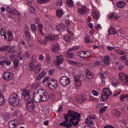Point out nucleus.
Returning a JSON list of instances; mask_svg holds the SVG:
<instances>
[{
    "label": "nucleus",
    "instance_id": "obj_1",
    "mask_svg": "<svg viewBox=\"0 0 128 128\" xmlns=\"http://www.w3.org/2000/svg\"><path fill=\"white\" fill-rule=\"evenodd\" d=\"M65 121L60 124V126L65 127L67 128H70L72 126V124L74 126H77L80 120V114L74 111L69 110L68 114H66L64 116Z\"/></svg>",
    "mask_w": 128,
    "mask_h": 128
},
{
    "label": "nucleus",
    "instance_id": "obj_2",
    "mask_svg": "<svg viewBox=\"0 0 128 128\" xmlns=\"http://www.w3.org/2000/svg\"><path fill=\"white\" fill-rule=\"evenodd\" d=\"M20 98L16 93H12L8 98V102L12 106H16L19 103Z\"/></svg>",
    "mask_w": 128,
    "mask_h": 128
},
{
    "label": "nucleus",
    "instance_id": "obj_3",
    "mask_svg": "<svg viewBox=\"0 0 128 128\" xmlns=\"http://www.w3.org/2000/svg\"><path fill=\"white\" fill-rule=\"evenodd\" d=\"M38 92L40 94L42 101H46L48 99L49 96L48 93L44 90L40 89L38 90Z\"/></svg>",
    "mask_w": 128,
    "mask_h": 128
},
{
    "label": "nucleus",
    "instance_id": "obj_4",
    "mask_svg": "<svg viewBox=\"0 0 128 128\" xmlns=\"http://www.w3.org/2000/svg\"><path fill=\"white\" fill-rule=\"evenodd\" d=\"M112 94L110 90L107 88H104L102 92V96L100 100L104 101L107 99L108 97Z\"/></svg>",
    "mask_w": 128,
    "mask_h": 128
},
{
    "label": "nucleus",
    "instance_id": "obj_5",
    "mask_svg": "<svg viewBox=\"0 0 128 128\" xmlns=\"http://www.w3.org/2000/svg\"><path fill=\"white\" fill-rule=\"evenodd\" d=\"M30 91L28 90L24 89L22 92V98H23L24 100L26 101L31 100L30 98Z\"/></svg>",
    "mask_w": 128,
    "mask_h": 128
},
{
    "label": "nucleus",
    "instance_id": "obj_6",
    "mask_svg": "<svg viewBox=\"0 0 128 128\" xmlns=\"http://www.w3.org/2000/svg\"><path fill=\"white\" fill-rule=\"evenodd\" d=\"M70 80L69 78L66 76H62L60 79V83L63 86H67L70 83Z\"/></svg>",
    "mask_w": 128,
    "mask_h": 128
},
{
    "label": "nucleus",
    "instance_id": "obj_7",
    "mask_svg": "<svg viewBox=\"0 0 128 128\" xmlns=\"http://www.w3.org/2000/svg\"><path fill=\"white\" fill-rule=\"evenodd\" d=\"M91 52L89 51L84 52L80 51L77 53L78 55L82 58H86L92 55Z\"/></svg>",
    "mask_w": 128,
    "mask_h": 128
},
{
    "label": "nucleus",
    "instance_id": "obj_8",
    "mask_svg": "<svg viewBox=\"0 0 128 128\" xmlns=\"http://www.w3.org/2000/svg\"><path fill=\"white\" fill-rule=\"evenodd\" d=\"M26 108L29 112H32L34 110V104L32 101L30 100L26 101Z\"/></svg>",
    "mask_w": 128,
    "mask_h": 128
},
{
    "label": "nucleus",
    "instance_id": "obj_9",
    "mask_svg": "<svg viewBox=\"0 0 128 128\" xmlns=\"http://www.w3.org/2000/svg\"><path fill=\"white\" fill-rule=\"evenodd\" d=\"M13 74L12 72H6L4 74L3 78L5 80L9 81L13 78Z\"/></svg>",
    "mask_w": 128,
    "mask_h": 128
},
{
    "label": "nucleus",
    "instance_id": "obj_10",
    "mask_svg": "<svg viewBox=\"0 0 128 128\" xmlns=\"http://www.w3.org/2000/svg\"><path fill=\"white\" fill-rule=\"evenodd\" d=\"M33 99L35 102H38L42 101L40 94L36 91L33 94Z\"/></svg>",
    "mask_w": 128,
    "mask_h": 128
},
{
    "label": "nucleus",
    "instance_id": "obj_11",
    "mask_svg": "<svg viewBox=\"0 0 128 128\" xmlns=\"http://www.w3.org/2000/svg\"><path fill=\"white\" fill-rule=\"evenodd\" d=\"M58 85L57 82L56 81L52 79L48 81V86L52 89L56 88Z\"/></svg>",
    "mask_w": 128,
    "mask_h": 128
},
{
    "label": "nucleus",
    "instance_id": "obj_12",
    "mask_svg": "<svg viewBox=\"0 0 128 128\" xmlns=\"http://www.w3.org/2000/svg\"><path fill=\"white\" fill-rule=\"evenodd\" d=\"M78 74H80V76H76L74 77L76 85L78 87L80 86L81 84L80 78L81 77L83 76L82 74L80 72H79Z\"/></svg>",
    "mask_w": 128,
    "mask_h": 128
},
{
    "label": "nucleus",
    "instance_id": "obj_13",
    "mask_svg": "<svg viewBox=\"0 0 128 128\" xmlns=\"http://www.w3.org/2000/svg\"><path fill=\"white\" fill-rule=\"evenodd\" d=\"M89 11V9L85 6H82L78 10V13L81 15L85 14L88 11Z\"/></svg>",
    "mask_w": 128,
    "mask_h": 128
},
{
    "label": "nucleus",
    "instance_id": "obj_14",
    "mask_svg": "<svg viewBox=\"0 0 128 128\" xmlns=\"http://www.w3.org/2000/svg\"><path fill=\"white\" fill-rule=\"evenodd\" d=\"M16 120H12L9 122L8 126L9 128H15L16 126Z\"/></svg>",
    "mask_w": 128,
    "mask_h": 128
},
{
    "label": "nucleus",
    "instance_id": "obj_15",
    "mask_svg": "<svg viewBox=\"0 0 128 128\" xmlns=\"http://www.w3.org/2000/svg\"><path fill=\"white\" fill-rule=\"evenodd\" d=\"M57 61L56 62V64L59 65L64 60L63 57L60 54L56 57Z\"/></svg>",
    "mask_w": 128,
    "mask_h": 128
},
{
    "label": "nucleus",
    "instance_id": "obj_16",
    "mask_svg": "<svg viewBox=\"0 0 128 128\" xmlns=\"http://www.w3.org/2000/svg\"><path fill=\"white\" fill-rule=\"evenodd\" d=\"M52 50L54 52H56L59 49V45L56 43L53 44L52 46Z\"/></svg>",
    "mask_w": 128,
    "mask_h": 128
},
{
    "label": "nucleus",
    "instance_id": "obj_17",
    "mask_svg": "<svg viewBox=\"0 0 128 128\" xmlns=\"http://www.w3.org/2000/svg\"><path fill=\"white\" fill-rule=\"evenodd\" d=\"M41 65L40 64H37L36 65L34 69L35 74H38L40 72L41 69Z\"/></svg>",
    "mask_w": 128,
    "mask_h": 128
},
{
    "label": "nucleus",
    "instance_id": "obj_18",
    "mask_svg": "<svg viewBox=\"0 0 128 128\" xmlns=\"http://www.w3.org/2000/svg\"><path fill=\"white\" fill-rule=\"evenodd\" d=\"M64 28V25L62 24H58L56 26V27L57 30L58 31L60 32L62 31Z\"/></svg>",
    "mask_w": 128,
    "mask_h": 128
},
{
    "label": "nucleus",
    "instance_id": "obj_19",
    "mask_svg": "<svg viewBox=\"0 0 128 128\" xmlns=\"http://www.w3.org/2000/svg\"><path fill=\"white\" fill-rule=\"evenodd\" d=\"M86 76L88 78L90 79L93 77V74L88 70H86Z\"/></svg>",
    "mask_w": 128,
    "mask_h": 128
},
{
    "label": "nucleus",
    "instance_id": "obj_20",
    "mask_svg": "<svg viewBox=\"0 0 128 128\" xmlns=\"http://www.w3.org/2000/svg\"><path fill=\"white\" fill-rule=\"evenodd\" d=\"M100 14L97 11H95L92 13V16L93 18L95 19L98 18L100 16Z\"/></svg>",
    "mask_w": 128,
    "mask_h": 128
},
{
    "label": "nucleus",
    "instance_id": "obj_21",
    "mask_svg": "<svg viewBox=\"0 0 128 128\" xmlns=\"http://www.w3.org/2000/svg\"><path fill=\"white\" fill-rule=\"evenodd\" d=\"M25 30V37L27 39H29L30 38V31L28 26H26V28L24 30Z\"/></svg>",
    "mask_w": 128,
    "mask_h": 128
},
{
    "label": "nucleus",
    "instance_id": "obj_22",
    "mask_svg": "<svg viewBox=\"0 0 128 128\" xmlns=\"http://www.w3.org/2000/svg\"><path fill=\"white\" fill-rule=\"evenodd\" d=\"M110 60V57L108 55L105 56L103 59V62L106 64H109Z\"/></svg>",
    "mask_w": 128,
    "mask_h": 128
},
{
    "label": "nucleus",
    "instance_id": "obj_23",
    "mask_svg": "<svg viewBox=\"0 0 128 128\" xmlns=\"http://www.w3.org/2000/svg\"><path fill=\"white\" fill-rule=\"evenodd\" d=\"M126 3L123 1H120L117 3V6L120 8H124L126 5Z\"/></svg>",
    "mask_w": 128,
    "mask_h": 128
},
{
    "label": "nucleus",
    "instance_id": "obj_24",
    "mask_svg": "<svg viewBox=\"0 0 128 128\" xmlns=\"http://www.w3.org/2000/svg\"><path fill=\"white\" fill-rule=\"evenodd\" d=\"M5 103V98L2 94L0 92V106L3 105Z\"/></svg>",
    "mask_w": 128,
    "mask_h": 128
},
{
    "label": "nucleus",
    "instance_id": "obj_25",
    "mask_svg": "<svg viewBox=\"0 0 128 128\" xmlns=\"http://www.w3.org/2000/svg\"><path fill=\"white\" fill-rule=\"evenodd\" d=\"M45 75V72L44 71L41 72L39 74L37 75L36 78V80H39L44 76Z\"/></svg>",
    "mask_w": 128,
    "mask_h": 128
},
{
    "label": "nucleus",
    "instance_id": "obj_26",
    "mask_svg": "<svg viewBox=\"0 0 128 128\" xmlns=\"http://www.w3.org/2000/svg\"><path fill=\"white\" fill-rule=\"evenodd\" d=\"M111 82L112 83V85L114 87L117 85L119 83V82L115 79L111 80Z\"/></svg>",
    "mask_w": 128,
    "mask_h": 128
},
{
    "label": "nucleus",
    "instance_id": "obj_27",
    "mask_svg": "<svg viewBox=\"0 0 128 128\" xmlns=\"http://www.w3.org/2000/svg\"><path fill=\"white\" fill-rule=\"evenodd\" d=\"M120 98L121 100L124 101L126 100H128V94H123L120 96Z\"/></svg>",
    "mask_w": 128,
    "mask_h": 128
},
{
    "label": "nucleus",
    "instance_id": "obj_28",
    "mask_svg": "<svg viewBox=\"0 0 128 128\" xmlns=\"http://www.w3.org/2000/svg\"><path fill=\"white\" fill-rule=\"evenodd\" d=\"M108 33L110 34H117V32H116V31L112 28H110L108 30Z\"/></svg>",
    "mask_w": 128,
    "mask_h": 128
},
{
    "label": "nucleus",
    "instance_id": "obj_29",
    "mask_svg": "<svg viewBox=\"0 0 128 128\" xmlns=\"http://www.w3.org/2000/svg\"><path fill=\"white\" fill-rule=\"evenodd\" d=\"M63 14V12L62 9H58L56 10V16L58 17H60Z\"/></svg>",
    "mask_w": 128,
    "mask_h": 128
},
{
    "label": "nucleus",
    "instance_id": "obj_30",
    "mask_svg": "<svg viewBox=\"0 0 128 128\" xmlns=\"http://www.w3.org/2000/svg\"><path fill=\"white\" fill-rule=\"evenodd\" d=\"M10 115L8 113L3 114L2 116V118L6 120H8L10 117Z\"/></svg>",
    "mask_w": 128,
    "mask_h": 128
},
{
    "label": "nucleus",
    "instance_id": "obj_31",
    "mask_svg": "<svg viewBox=\"0 0 128 128\" xmlns=\"http://www.w3.org/2000/svg\"><path fill=\"white\" fill-rule=\"evenodd\" d=\"M6 84L4 83L1 84L0 86V90L2 91H5L6 90Z\"/></svg>",
    "mask_w": 128,
    "mask_h": 128
},
{
    "label": "nucleus",
    "instance_id": "obj_32",
    "mask_svg": "<svg viewBox=\"0 0 128 128\" xmlns=\"http://www.w3.org/2000/svg\"><path fill=\"white\" fill-rule=\"evenodd\" d=\"M11 14L17 15L19 16L20 15V14L19 12L17 11L16 9H14L13 10V11L12 12Z\"/></svg>",
    "mask_w": 128,
    "mask_h": 128
},
{
    "label": "nucleus",
    "instance_id": "obj_33",
    "mask_svg": "<svg viewBox=\"0 0 128 128\" xmlns=\"http://www.w3.org/2000/svg\"><path fill=\"white\" fill-rule=\"evenodd\" d=\"M0 34L2 36L4 37V39L6 40V39L7 37L6 35V33L4 30L3 28L1 29V30Z\"/></svg>",
    "mask_w": 128,
    "mask_h": 128
},
{
    "label": "nucleus",
    "instance_id": "obj_34",
    "mask_svg": "<svg viewBox=\"0 0 128 128\" xmlns=\"http://www.w3.org/2000/svg\"><path fill=\"white\" fill-rule=\"evenodd\" d=\"M90 120L88 118L86 119L85 123L86 124L93 125L94 124V122L92 120Z\"/></svg>",
    "mask_w": 128,
    "mask_h": 128
},
{
    "label": "nucleus",
    "instance_id": "obj_35",
    "mask_svg": "<svg viewBox=\"0 0 128 128\" xmlns=\"http://www.w3.org/2000/svg\"><path fill=\"white\" fill-rule=\"evenodd\" d=\"M114 114L118 118L120 116V112L117 110H114Z\"/></svg>",
    "mask_w": 128,
    "mask_h": 128
},
{
    "label": "nucleus",
    "instance_id": "obj_36",
    "mask_svg": "<svg viewBox=\"0 0 128 128\" xmlns=\"http://www.w3.org/2000/svg\"><path fill=\"white\" fill-rule=\"evenodd\" d=\"M35 66L34 64L32 62L30 63L29 64V68L31 70H33V68L34 69Z\"/></svg>",
    "mask_w": 128,
    "mask_h": 128
},
{
    "label": "nucleus",
    "instance_id": "obj_37",
    "mask_svg": "<svg viewBox=\"0 0 128 128\" xmlns=\"http://www.w3.org/2000/svg\"><path fill=\"white\" fill-rule=\"evenodd\" d=\"M80 48V47L78 46H74L72 48H70L68 50V52L78 50Z\"/></svg>",
    "mask_w": 128,
    "mask_h": 128
},
{
    "label": "nucleus",
    "instance_id": "obj_38",
    "mask_svg": "<svg viewBox=\"0 0 128 128\" xmlns=\"http://www.w3.org/2000/svg\"><path fill=\"white\" fill-rule=\"evenodd\" d=\"M66 4L68 6L72 7L73 6V1L72 0H67Z\"/></svg>",
    "mask_w": 128,
    "mask_h": 128
},
{
    "label": "nucleus",
    "instance_id": "obj_39",
    "mask_svg": "<svg viewBox=\"0 0 128 128\" xmlns=\"http://www.w3.org/2000/svg\"><path fill=\"white\" fill-rule=\"evenodd\" d=\"M116 52L118 54L121 55H122L125 56H126L127 54L126 53H124L122 51L120 50H116Z\"/></svg>",
    "mask_w": 128,
    "mask_h": 128
},
{
    "label": "nucleus",
    "instance_id": "obj_40",
    "mask_svg": "<svg viewBox=\"0 0 128 128\" xmlns=\"http://www.w3.org/2000/svg\"><path fill=\"white\" fill-rule=\"evenodd\" d=\"M54 36L51 35H48L46 37L45 40L48 39L49 40H52L54 39Z\"/></svg>",
    "mask_w": 128,
    "mask_h": 128
},
{
    "label": "nucleus",
    "instance_id": "obj_41",
    "mask_svg": "<svg viewBox=\"0 0 128 128\" xmlns=\"http://www.w3.org/2000/svg\"><path fill=\"white\" fill-rule=\"evenodd\" d=\"M67 62L69 63L74 65H77L79 63L77 62H75L71 60H67Z\"/></svg>",
    "mask_w": 128,
    "mask_h": 128
},
{
    "label": "nucleus",
    "instance_id": "obj_42",
    "mask_svg": "<svg viewBox=\"0 0 128 128\" xmlns=\"http://www.w3.org/2000/svg\"><path fill=\"white\" fill-rule=\"evenodd\" d=\"M86 100V98L84 96H82L80 98L78 99V100L80 103Z\"/></svg>",
    "mask_w": 128,
    "mask_h": 128
},
{
    "label": "nucleus",
    "instance_id": "obj_43",
    "mask_svg": "<svg viewBox=\"0 0 128 128\" xmlns=\"http://www.w3.org/2000/svg\"><path fill=\"white\" fill-rule=\"evenodd\" d=\"M13 10H12L11 8L9 7V6H7L6 7V11L10 13L11 14L12 12V11H13Z\"/></svg>",
    "mask_w": 128,
    "mask_h": 128
},
{
    "label": "nucleus",
    "instance_id": "obj_44",
    "mask_svg": "<svg viewBox=\"0 0 128 128\" xmlns=\"http://www.w3.org/2000/svg\"><path fill=\"white\" fill-rule=\"evenodd\" d=\"M70 52H68V50L67 52V56L69 58H72L74 56V54L72 53H69Z\"/></svg>",
    "mask_w": 128,
    "mask_h": 128
},
{
    "label": "nucleus",
    "instance_id": "obj_45",
    "mask_svg": "<svg viewBox=\"0 0 128 128\" xmlns=\"http://www.w3.org/2000/svg\"><path fill=\"white\" fill-rule=\"evenodd\" d=\"M108 17L110 18H116V16H114V14L110 13L108 15ZM119 18V17H117L116 18Z\"/></svg>",
    "mask_w": 128,
    "mask_h": 128
},
{
    "label": "nucleus",
    "instance_id": "obj_46",
    "mask_svg": "<svg viewBox=\"0 0 128 128\" xmlns=\"http://www.w3.org/2000/svg\"><path fill=\"white\" fill-rule=\"evenodd\" d=\"M119 75L120 76V79L121 80H123L124 78V77H125L126 75L125 74L123 73H120L119 74Z\"/></svg>",
    "mask_w": 128,
    "mask_h": 128
},
{
    "label": "nucleus",
    "instance_id": "obj_47",
    "mask_svg": "<svg viewBox=\"0 0 128 128\" xmlns=\"http://www.w3.org/2000/svg\"><path fill=\"white\" fill-rule=\"evenodd\" d=\"M84 40L86 42H90V39L88 35H86L84 37Z\"/></svg>",
    "mask_w": 128,
    "mask_h": 128
},
{
    "label": "nucleus",
    "instance_id": "obj_48",
    "mask_svg": "<svg viewBox=\"0 0 128 128\" xmlns=\"http://www.w3.org/2000/svg\"><path fill=\"white\" fill-rule=\"evenodd\" d=\"M62 4V0H58L56 3V5L58 6H61Z\"/></svg>",
    "mask_w": 128,
    "mask_h": 128
},
{
    "label": "nucleus",
    "instance_id": "obj_49",
    "mask_svg": "<svg viewBox=\"0 0 128 128\" xmlns=\"http://www.w3.org/2000/svg\"><path fill=\"white\" fill-rule=\"evenodd\" d=\"M120 90H116L114 92V94L113 95V96H116L119 94L120 93Z\"/></svg>",
    "mask_w": 128,
    "mask_h": 128
},
{
    "label": "nucleus",
    "instance_id": "obj_50",
    "mask_svg": "<svg viewBox=\"0 0 128 128\" xmlns=\"http://www.w3.org/2000/svg\"><path fill=\"white\" fill-rule=\"evenodd\" d=\"M64 39L66 42H69L70 40V38L68 36H66L64 37Z\"/></svg>",
    "mask_w": 128,
    "mask_h": 128
},
{
    "label": "nucleus",
    "instance_id": "obj_51",
    "mask_svg": "<svg viewBox=\"0 0 128 128\" xmlns=\"http://www.w3.org/2000/svg\"><path fill=\"white\" fill-rule=\"evenodd\" d=\"M92 94L94 96H97L98 94V92L97 91L94 90H92Z\"/></svg>",
    "mask_w": 128,
    "mask_h": 128
},
{
    "label": "nucleus",
    "instance_id": "obj_52",
    "mask_svg": "<svg viewBox=\"0 0 128 128\" xmlns=\"http://www.w3.org/2000/svg\"><path fill=\"white\" fill-rule=\"evenodd\" d=\"M38 28L39 29L40 31V33L42 35L43 34V33L42 32V28L43 27V25L42 24H38Z\"/></svg>",
    "mask_w": 128,
    "mask_h": 128
},
{
    "label": "nucleus",
    "instance_id": "obj_53",
    "mask_svg": "<svg viewBox=\"0 0 128 128\" xmlns=\"http://www.w3.org/2000/svg\"><path fill=\"white\" fill-rule=\"evenodd\" d=\"M2 51H4L7 50L8 48V47L6 46H2L1 47Z\"/></svg>",
    "mask_w": 128,
    "mask_h": 128
},
{
    "label": "nucleus",
    "instance_id": "obj_54",
    "mask_svg": "<svg viewBox=\"0 0 128 128\" xmlns=\"http://www.w3.org/2000/svg\"><path fill=\"white\" fill-rule=\"evenodd\" d=\"M14 66L17 67L18 64V61L16 59L15 60L14 62Z\"/></svg>",
    "mask_w": 128,
    "mask_h": 128
},
{
    "label": "nucleus",
    "instance_id": "obj_55",
    "mask_svg": "<svg viewBox=\"0 0 128 128\" xmlns=\"http://www.w3.org/2000/svg\"><path fill=\"white\" fill-rule=\"evenodd\" d=\"M124 79L126 84H128V83L127 82H128V75H126Z\"/></svg>",
    "mask_w": 128,
    "mask_h": 128
},
{
    "label": "nucleus",
    "instance_id": "obj_56",
    "mask_svg": "<svg viewBox=\"0 0 128 128\" xmlns=\"http://www.w3.org/2000/svg\"><path fill=\"white\" fill-rule=\"evenodd\" d=\"M39 42L40 43L43 44H46L47 42V41L45 40H40Z\"/></svg>",
    "mask_w": 128,
    "mask_h": 128
},
{
    "label": "nucleus",
    "instance_id": "obj_57",
    "mask_svg": "<svg viewBox=\"0 0 128 128\" xmlns=\"http://www.w3.org/2000/svg\"><path fill=\"white\" fill-rule=\"evenodd\" d=\"M15 52L14 48L13 47H11L10 48L8 52L10 53H14Z\"/></svg>",
    "mask_w": 128,
    "mask_h": 128
},
{
    "label": "nucleus",
    "instance_id": "obj_58",
    "mask_svg": "<svg viewBox=\"0 0 128 128\" xmlns=\"http://www.w3.org/2000/svg\"><path fill=\"white\" fill-rule=\"evenodd\" d=\"M106 48L108 50H111L114 49L115 48L114 46H108L106 47Z\"/></svg>",
    "mask_w": 128,
    "mask_h": 128
},
{
    "label": "nucleus",
    "instance_id": "obj_59",
    "mask_svg": "<svg viewBox=\"0 0 128 128\" xmlns=\"http://www.w3.org/2000/svg\"><path fill=\"white\" fill-rule=\"evenodd\" d=\"M49 79V78L48 77L46 76L43 80L42 83L44 84V83L46 82Z\"/></svg>",
    "mask_w": 128,
    "mask_h": 128
},
{
    "label": "nucleus",
    "instance_id": "obj_60",
    "mask_svg": "<svg viewBox=\"0 0 128 128\" xmlns=\"http://www.w3.org/2000/svg\"><path fill=\"white\" fill-rule=\"evenodd\" d=\"M29 9L30 11L32 13H35V10L32 7H30Z\"/></svg>",
    "mask_w": 128,
    "mask_h": 128
},
{
    "label": "nucleus",
    "instance_id": "obj_61",
    "mask_svg": "<svg viewBox=\"0 0 128 128\" xmlns=\"http://www.w3.org/2000/svg\"><path fill=\"white\" fill-rule=\"evenodd\" d=\"M32 60L34 62H36L37 61V57L36 56H34L32 58Z\"/></svg>",
    "mask_w": 128,
    "mask_h": 128
},
{
    "label": "nucleus",
    "instance_id": "obj_62",
    "mask_svg": "<svg viewBox=\"0 0 128 128\" xmlns=\"http://www.w3.org/2000/svg\"><path fill=\"white\" fill-rule=\"evenodd\" d=\"M65 23L66 24L68 28L70 26V22L68 20H67L66 21Z\"/></svg>",
    "mask_w": 128,
    "mask_h": 128
},
{
    "label": "nucleus",
    "instance_id": "obj_63",
    "mask_svg": "<svg viewBox=\"0 0 128 128\" xmlns=\"http://www.w3.org/2000/svg\"><path fill=\"white\" fill-rule=\"evenodd\" d=\"M50 56L48 55H47L46 56V62H50Z\"/></svg>",
    "mask_w": 128,
    "mask_h": 128
},
{
    "label": "nucleus",
    "instance_id": "obj_64",
    "mask_svg": "<svg viewBox=\"0 0 128 128\" xmlns=\"http://www.w3.org/2000/svg\"><path fill=\"white\" fill-rule=\"evenodd\" d=\"M96 118L95 116L94 115L89 116L88 118L90 119H94Z\"/></svg>",
    "mask_w": 128,
    "mask_h": 128
}]
</instances>
